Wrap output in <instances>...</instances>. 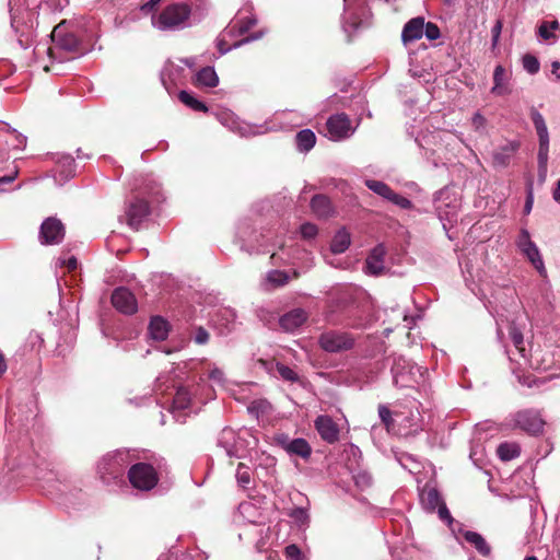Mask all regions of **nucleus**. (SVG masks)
<instances>
[{"mask_svg":"<svg viewBox=\"0 0 560 560\" xmlns=\"http://www.w3.org/2000/svg\"><path fill=\"white\" fill-rule=\"evenodd\" d=\"M295 143L300 152H308L316 143V136L311 129H303L296 133Z\"/></svg>","mask_w":560,"mask_h":560,"instance_id":"nucleus-29","label":"nucleus"},{"mask_svg":"<svg viewBox=\"0 0 560 560\" xmlns=\"http://www.w3.org/2000/svg\"><path fill=\"white\" fill-rule=\"evenodd\" d=\"M530 118L533 120V124L535 126L538 140H539V147H538V153H537V162L538 165H548L549 160V132L546 125V121L542 117V115L536 109H530Z\"/></svg>","mask_w":560,"mask_h":560,"instance_id":"nucleus-11","label":"nucleus"},{"mask_svg":"<svg viewBox=\"0 0 560 560\" xmlns=\"http://www.w3.org/2000/svg\"><path fill=\"white\" fill-rule=\"evenodd\" d=\"M386 250L383 245L374 247L365 260V271L370 275L377 276L384 270V257Z\"/></svg>","mask_w":560,"mask_h":560,"instance_id":"nucleus-23","label":"nucleus"},{"mask_svg":"<svg viewBox=\"0 0 560 560\" xmlns=\"http://www.w3.org/2000/svg\"><path fill=\"white\" fill-rule=\"evenodd\" d=\"M368 2L369 0H343L345 32L352 33L368 25L371 18Z\"/></svg>","mask_w":560,"mask_h":560,"instance_id":"nucleus-4","label":"nucleus"},{"mask_svg":"<svg viewBox=\"0 0 560 560\" xmlns=\"http://www.w3.org/2000/svg\"><path fill=\"white\" fill-rule=\"evenodd\" d=\"M38 237L43 245L59 244L65 237L62 222L54 217L47 218L40 225Z\"/></svg>","mask_w":560,"mask_h":560,"instance_id":"nucleus-14","label":"nucleus"},{"mask_svg":"<svg viewBox=\"0 0 560 560\" xmlns=\"http://www.w3.org/2000/svg\"><path fill=\"white\" fill-rule=\"evenodd\" d=\"M262 35H264L262 32L253 33L249 36H247V37H245V38L234 43L232 46H225L224 40L220 39L218 42V48H219L220 55H224V54H226L228 51H230L233 48H238V47H241V46H243L245 44H248L250 42L257 40V39L261 38Z\"/></svg>","mask_w":560,"mask_h":560,"instance_id":"nucleus-35","label":"nucleus"},{"mask_svg":"<svg viewBox=\"0 0 560 560\" xmlns=\"http://www.w3.org/2000/svg\"><path fill=\"white\" fill-rule=\"evenodd\" d=\"M255 438L247 429L235 431L224 428L218 439V445L222 447L229 457L242 458L245 456Z\"/></svg>","mask_w":560,"mask_h":560,"instance_id":"nucleus-2","label":"nucleus"},{"mask_svg":"<svg viewBox=\"0 0 560 560\" xmlns=\"http://www.w3.org/2000/svg\"><path fill=\"white\" fill-rule=\"evenodd\" d=\"M189 404H190L189 392L184 387H179L176 390V394L173 399V411L184 410V409L188 408Z\"/></svg>","mask_w":560,"mask_h":560,"instance_id":"nucleus-37","label":"nucleus"},{"mask_svg":"<svg viewBox=\"0 0 560 560\" xmlns=\"http://www.w3.org/2000/svg\"><path fill=\"white\" fill-rule=\"evenodd\" d=\"M320 348L330 353L349 350L353 347V337L345 331L328 330L319 336Z\"/></svg>","mask_w":560,"mask_h":560,"instance_id":"nucleus-9","label":"nucleus"},{"mask_svg":"<svg viewBox=\"0 0 560 560\" xmlns=\"http://www.w3.org/2000/svg\"><path fill=\"white\" fill-rule=\"evenodd\" d=\"M423 35L429 40H435L441 36V32L436 24L432 22H424Z\"/></svg>","mask_w":560,"mask_h":560,"instance_id":"nucleus-46","label":"nucleus"},{"mask_svg":"<svg viewBox=\"0 0 560 560\" xmlns=\"http://www.w3.org/2000/svg\"><path fill=\"white\" fill-rule=\"evenodd\" d=\"M178 98L180 100L182 103H184L186 106L190 107L194 110H197V112H207L208 110L207 106L202 102L195 98L187 91H180L178 94Z\"/></svg>","mask_w":560,"mask_h":560,"instance_id":"nucleus-39","label":"nucleus"},{"mask_svg":"<svg viewBox=\"0 0 560 560\" xmlns=\"http://www.w3.org/2000/svg\"><path fill=\"white\" fill-rule=\"evenodd\" d=\"M503 23L501 20H497L494 25L491 28V35H492V47H495L499 43L500 35L502 32Z\"/></svg>","mask_w":560,"mask_h":560,"instance_id":"nucleus-54","label":"nucleus"},{"mask_svg":"<svg viewBox=\"0 0 560 560\" xmlns=\"http://www.w3.org/2000/svg\"><path fill=\"white\" fill-rule=\"evenodd\" d=\"M256 23H257V20L253 16L238 19L237 21L234 22L230 32L231 33L235 32L238 35H243L246 32H248L254 25H256Z\"/></svg>","mask_w":560,"mask_h":560,"instance_id":"nucleus-40","label":"nucleus"},{"mask_svg":"<svg viewBox=\"0 0 560 560\" xmlns=\"http://www.w3.org/2000/svg\"><path fill=\"white\" fill-rule=\"evenodd\" d=\"M51 39L56 47L69 51L78 52L80 50V42L74 34L68 33L62 24L55 26L51 33Z\"/></svg>","mask_w":560,"mask_h":560,"instance_id":"nucleus-16","label":"nucleus"},{"mask_svg":"<svg viewBox=\"0 0 560 560\" xmlns=\"http://www.w3.org/2000/svg\"><path fill=\"white\" fill-rule=\"evenodd\" d=\"M510 79L511 74L508 70L503 66L498 65L493 71V86L491 93L499 96L510 94Z\"/></svg>","mask_w":560,"mask_h":560,"instance_id":"nucleus-21","label":"nucleus"},{"mask_svg":"<svg viewBox=\"0 0 560 560\" xmlns=\"http://www.w3.org/2000/svg\"><path fill=\"white\" fill-rule=\"evenodd\" d=\"M161 0H150L145 4L142 5V10L150 11L154 9V7L160 2Z\"/></svg>","mask_w":560,"mask_h":560,"instance_id":"nucleus-63","label":"nucleus"},{"mask_svg":"<svg viewBox=\"0 0 560 560\" xmlns=\"http://www.w3.org/2000/svg\"><path fill=\"white\" fill-rule=\"evenodd\" d=\"M508 329H509L510 339H511L515 350L517 351L520 357L525 362H527L526 349H525V342H524L523 332L521 331V329L513 322L509 324Z\"/></svg>","mask_w":560,"mask_h":560,"instance_id":"nucleus-27","label":"nucleus"},{"mask_svg":"<svg viewBox=\"0 0 560 560\" xmlns=\"http://www.w3.org/2000/svg\"><path fill=\"white\" fill-rule=\"evenodd\" d=\"M518 252L532 264L541 277H546L547 270L540 250L535 242L532 241L529 231L521 228L515 240Z\"/></svg>","mask_w":560,"mask_h":560,"instance_id":"nucleus-5","label":"nucleus"},{"mask_svg":"<svg viewBox=\"0 0 560 560\" xmlns=\"http://www.w3.org/2000/svg\"><path fill=\"white\" fill-rule=\"evenodd\" d=\"M520 143L517 141H509L498 147L492 153V165L495 168L506 167L514 154L517 152Z\"/></svg>","mask_w":560,"mask_h":560,"instance_id":"nucleus-19","label":"nucleus"},{"mask_svg":"<svg viewBox=\"0 0 560 560\" xmlns=\"http://www.w3.org/2000/svg\"><path fill=\"white\" fill-rule=\"evenodd\" d=\"M218 316L224 320L222 323V326L228 330L231 331L234 328L235 320H236V314L231 308H222L219 311Z\"/></svg>","mask_w":560,"mask_h":560,"instance_id":"nucleus-43","label":"nucleus"},{"mask_svg":"<svg viewBox=\"0 0 560 560\" xmlns=\"http://www.w3.org/2000/svg\"><path fill=\"white\" fill-rule=\"evenodd\" d=\"M113 306L124 314H133L137 312L138 304L133 293L127 288L119 287L112 294Z\"/></svg>","mask_w":560,"mask_h":560,"instance_id":"nucleus-15","label":"nucleus"},{"mask_svg":"<svg viewBox=\"0 0 560 560\" xmlns=\"http://www.w3.org/2000/svg\"><path fill=\"white\" fill-rule=\"evenodd\" d=\"M552 199L560 203V178L555 183V187L552 189Z\"/></svg>","mask_w":560,"mask_h":560,"instance_id":"nucleus-58","label":"nucleus"},{"mask_svg":"<svg viewBox=\"0 0 560 560\" xmlns=\"http://www.w3.org/2000/svg\"><path fill=\"white\" fill-rule=\"evenodd\" d=\"M308 314L303 308H293L279 318L280 327L287 332H294L303 326Z\"/></svg>","mask_w":560,"mask_h":560,"instance_id":"nucleus-18","label":"nucleus"},{"mask_svg":"<svg viewBox=\"0 0 560 560\" xmlns=\"http://www.w3.org/2000/svg\"><path fill=\"white\" fill-rule=\"evenodd\" d=\"M388 201L393 202L401 209H410L412 207V202L408 198L398 195L395 191H393Z\"/></svg>","mask_w":560,"mask_h":560,"instance_id":"nucleus-48","label":"nucleus"},{"mask_svg":"<svg viewBox=\"0 0 560 560\" xmlns=\"http://www.w3.org/2000/svg\"><path fill=\"white\" fill-rule=\"evenodd\" d=\"M61 265L67 266V268L71 271V270L77 269L78 260L75 257L71 256L68 259L61 260Z\"/></svg>","mask_w":560,"mask_h":560,"instance_id":"nucleus-57","label":"nucleus"},{"mask_svg":"<svg viewBox=\"0 0 560 560\" xmlns=\"http://www.w3.org/2000/svg\"><path fill=\"white\" fill-rule=\"evenodd\" d=\"M560 69V62L559 61H552L551 62V72L556 74L557 79L560 81V73L558 72Z\"/></svg>","mask_w":560,"mask_h":560,"instance_id":"nucleus-61","label":"nucleus"},{"mask_svg":"<svg viewBox=\"0 0 560 560\" xmlns=\"http://www.w3.org/2000/svg\"><path fill=\"white\" fill-rule=\"evenodd\" d=\"M560 30V24L557 20L553 21H544L537 27V36L547 43H555L558 39V32Z\"/></svg>","mask_w":560,"mask_h":560,"instance_id":"nucleus-24","label":"nucleus"},{"mask_svg":"<svg viewBox=\"0 0 560 560\" xmlns=\"http://www.w3.org/2000/svg\"><path fill=\"white\" fill-rule=\"evenodd\" d=\"M285 556L288 560H300L301 551L296 545L285 547Z\"/></svg>","mask_w":560,"mask_h":560,"instance_id":"nucleus-56","label":"nucleus"},{"mask_svg":"<svg viewBox=\"0 0 560 560\" xmlns=\"http://www.w3.org/2000/svg\"><path fill=\"white\" fill-rule=\"evenodd\" d=\"M378 416L382 422L385 424L388 431H393L396 433L397 423L395 421V411L392 412L386 406H378Z\"/></svg>","mask_w":560,"mask_h":560,"instance_id":"nucleus-38","label":"nucleus"},{"mask_svg":"<svg viewBox=\"0 0 560 560\" xmlns=\"http://www.w3.org/2000/svg\"><path fill=\"white\" fill-rule=\"evenodd\" d=\"M438 511V515L440 517V520H442L443 522H446L448 524H451L453 522V518L451 516V513L448 511V509L446 508L445 503L442 502L438 508L436 510Z\"/></svg>","mask_w":560,"mask_h":560,"instance_id":"nucleus-55","label":"nucleus"},{"mask_svg":"<svg viewBox=\"0 0 560 560\" xmlns=\"http://www.w3.org/2000/svg\"><path fill=\"white\" fill-rule=\"evenodd\" d=\"M128 479L133 488L150 491L158 485L159 475L151 464L137 463L130 466Z\"/></svg>","mask_w":560,"mask_h":560,"instance_id":"nucleus-6","label":"nucleus"},{"mask_svg":"<svg viewBox=\"0 0 560 560\" xmlns=\"http://www.w3.org/2000/svg\"><path fill=\"white\" fill-rule=\"evenodd\" d=\"M350 245V235L345 231H339L332 238L330 249L334 254H341L348 249Z\"/></svg>","mask_w":560,"mask_h":560,"instance_id":"nucleus-34","label":"nucleus"},{"mask_svg":"<svg viewBox=\"0 0 560 560\" xmlns=\"http://www.w3.org/2000/svg\"><path fill=\"white\" fill-rule=\"evenodd\" d=\"M191 14L189 5L173 3L163 9L159 15L152 16V25L160 31H178L189 25Z\"/></svg>","mask_w":560,"mask_h":560,"instance_id":"nucleus-1","label":"nucleus"},{"mask_svg":"<svg viewBox=\"0 0 560 560\" xmlns=\"http://www.w3.org/2000/svg\"><path fill=\"white\" fill-rule=\"evenodd\" d=\"M182 62L184 65H186L187 67L192 68L196 65V59L192 58V57L191 58H184V59H182Z\"/></svg>","mask_w":560,"mask_h":560,"instance_id":"nucleus-64","label":"nucleus"},{"mask_svg":"<svg viewBox=\"0 0 560 560\" xmlns=\"http://www.w3.org/2000/svg\"><path fill=\"white\" fill-rule=\"evenodd\" d=\"M132 462L129 451L119 450L105 455L97 465V471L105 483L121 479L124 471Z\"/></svg>","mask_w":560,"mask_h":560,"instance_id":"nucleus-3","label":"nucleus"},{"mask_svg":"<svg viewBox=\"0 0 560 560\" xmlns=\"http://www.w3.org/2000/svg\"><path fill=\"white\" fill-rule=\"evenodd\" d=\"M148 329L152 339L161 341L166 339L170 331V326L164 318L156 316L151 319Z\"/></svg>","mask_w":560,"mask_h":560,"instance_id":"nucleus-25","label":"nucleus"},{"mask_svg":"<svg viewBox=\"0 0 560 560\" xmlns=\"http://www.w3.org/2000/svg\"><path fill=\"white\" fill-rule=\"evenodd\" d=\"M471 126L475 131L483 133L487 127V119L479 112H477L471 118Z\"/></svg>","mask_w":560,"mask_h":560,"instance_id":"nucleus-47","label":"nucleus"},{"mask_svg":"<svg viewBox=\"0 0 560 560\" xmlns=\"http://www.w3.org/2000/svg\"><path fill=\"white\" fill-rule=\"evenodd\" d=\"M393 382L397 387H412L418 377H422L420 366L410 363L405 358H397L392 366Z\"/></svg>","mask_w":560,"mask_h":560,"instance_id":"nucleus-7","label":"nucleus"},{"mask_svg":"<svg viewBox=\"0 0 560 560\" xmlns=\"http://www.w3.org/2000/svg\"><path fill=\"white\" fill-rule=\"evenodd\" d=\"M399 462H400L402 467L408 468L409 471H412V467L407 465V462H412L413 463V459L411 458V456H409V455H401L399 457Z\"/></svg>","mask_w":560,"mask_h":560,"instance_id":"nucleus-60","label":"nucleus"},{"mask_svg":"<svg viewBox=\"0 0 560 560\" xmlns=\"http://www.w3.org/2000/svg\"><path fill=\"white\" fill-rule=\"evenodd\" d=\"M57 172L61 179L67 180L75 173L74 159L69 154H61L57 159Z\"/></svg>","mask_w":560,"mask_h":560,"instance_id":"nucleus-28","label":"nucleus"},{"mask_svg":"<svg viewBox=\"0 0 560 560\" xmlns=\"http://www.w3.org/2000/svg\"><path fill=\"white\" fill-rule=\"evenodd\" d=\"M192 338L197 345H206L210 339V335L203 327L200 326L195 329V335Z\"/></svg>","mask_w":560,"mask_h":560,"instance_id":"nucleus-49","label":"nucleus"},{"mask_svg":"<svg viewBox=\"0 0 560 560\" xmlns=\"http://www.w3.org/2000/svg\"><path fill=\"white\" fill-rule=\"evenodd\" d=\"M355 485L362 489L370 487L372 483V478L368 472H358L354 476Z\"/></svg>","mask_w":560,"mask_h":560,"instance_id":"nucleus-50","label":"nucleus"},{"mask_svg":"<svg viewBox=\"0 0 560 560\" xmlns=\"http://www.w3.org/2000/svg\"><path fill=\"white\" fill-rule=\"evenodd\" d=\"M236 480L243 488H247L252 481L250 468L244 463H240L236 469Z\"/></svg>","mask_w":560,"mask_h":560,"instance_id":"nucleus-42","label":"nucleus"},{"mask_svg":"<svg viewBox=\"0 0 560 560\" xmlns=\"http://www.w3.org/2000/svg\"><path fill=\"white\" fill-rule=\"evenodd\" d=\"M315 428L327 443H335L339 439L338 425L329 416H318L315 420Z\"/></svg>","mask_w":560,"mask_h":560,"instance_id":"nucleus-20","label":"nucleus"},{"mask_svg":"<svg viewBox=\"0 0 560 560\" xmlns=\"http://www.w3.org/2000/svg\"><path fill=\"white\" fill-rule=\"evenodd\" d=\"M420 499L423 508L429 512H434L436 508L443 502L439 491L435 488L425 487L420 493Z\"/></svg>","mask_w":560,"mask_h":560,"instance_id":"nucleus-26","label":"nucleus"},{"mask_svg":"<svg viewBox=\"0 0 560 560\" xmlns=\"http://www.w3.org/2000/svg\"><path fill=\"white\" fill-rule=\"evenodd\" d=\"M365 186L372 190L373 192H375L376 195L383 197L384 199L388 200L390 195L393 194V189L387 185L385 184L384 182H381V180H375V179H366L365 180Z\"/></svg>","mask_w":560,"mask_h":560,"instance_id":"nucleus-36","label":"nucleus"},{"mask_svg":"<svg viewBox=\"0 0 560 560\" xmlns=\"http://www.w3.org/2000/svg\"><path fill=\"white\" fill-rule=\"evenodd\" d=\"M395 421L396 433L401 436L415 435L422 430V417L418 409L395 411Z\"/></svg>","mask_w":560,"mask_h":560,"instance_id":"nucleus-10","label":"nucleus"},{"mask_svg":"<svg viewBox=\"0 0 560 560\" xmlns=\"http://www.w3.org/2000/svg\"><path fill=\"white\" fill-rule=\"evenodd\" d=\"M464 538L466 539L467 542L472 545L480 555H482L485 557L490 555L491 548L480 534H478L476 532L467 530L464 534Z\"/></svg>","mask_w":560,"mask_h":560,"instance_id":"nucleus-30","label":"nucleus"},{"mask_svg":"<svg viewBox=\"0 0 560 560\" xmlns=\"http://www.w3.org/2000/svg\"><path fill=\"white\" fill-rule=\"evenodd\" d=\"M149 205L145 200L137 198L130 202L126 210L127 223L133 229L138 230L142 221L149 215Z\"/></svg>","mask_w":560,"mask_h":560,"instance_id":"nucleus-17","label":"nucleus"},{"mask_svg":"<svg viewBox=\"0 0 560 560\" xmlns=\"http://www.w3.org/2000/svg\"><path fill=\"white\" fill-rule=\"evenodd\" d=\"M513 427L528 434H539L544 430L545 421L538 410L524 409L511 416Z\"/></svg>","mask_w":560,"mask_h":560,"instance_id":"nucleus-8","label":"nucleus"},{"mask_svg":"<svg viewBox=\"0 0 560 560\" xmlns=\"http://www.w3.org/2000/svg\"><path fill=\"white\" fill-rule=\"evenodd\" d=\"M520 453V446L515 443H501L497 448L498 456L504 462L518 457Z\"/></svg>","mask_w":560,"mask_h":560,"instance_id":"nucleus-33","label":"nucleus"},{"mask_svg":"<svg viewBox=\"0 0 560 560\" xmlns=\"http://www.w3.org/2000/svg\"><path fill=\"white\" fill-rule=\"evenodd\" d=\"M196 81L198 84L214 88L219 83V78L212 67H205L197 72Z\"/></svg>","mask_w":560,"mask_h":560,"instance_id":"nucleus-32","label":"nucleus"},{"mask_svg":"<svg viewBox=\"0 0 560 560\" xmlns=\"http://www.w3.org/2000/svg\"><path fill=\"white\" fill-rule=\"evenodd\" d=\"M208 377H209L210 381H212L213 383H215L218 385H223V383L225 381L223 371L221 369L217 368V366H214L209 372Z\"/></svg>","mask_w":560,"mask_h":560,"instance_id":"nucleus-52","label":"nucleus"},{"mask_svg":"<svg viewBox=\"0 0 560 560\" xmlns=\"http://www.w3.org/2000/svg\"><path fill=\"white\" fill-rule=\"evenodd\" d=\"M326 128L328 138L334 141L347 139L354 132L349 117L343 113L330 116Z\"/></svg>","mask_w":560,"mask_h":560,"instance_id":"nucleus-12","label":"nucleus"},{"mask_svg":"<svg viewBox=\"0 0 560 560\" xmlns=\"http://www.w3.org/2000/svg\"><path fill=\"white\" fill-rule=\"evenodd\" d=\"M7 369H8V366H7L4 355L0 351V376H2L5 373Z\"/></svg>","mask_w":560,"mask_h":560,"instance_id":"nucleus-62","label":"nucleus"},{"mask_svg":"<svg viewBox=\"0 0 560 560\" xmlns=\"http://www.w3.org/2000/svg\"><path fill=\"white\" fill-rule=\"evenodd\" d=\"M289 281V276L285 271L271 270L267 273V282L272 287L284 285Z\"/></svg>","mask_w":560,"mask_h":560,"instance_id":"nucleus-41","label":"nucleus"},{"mask_svg":"<svg viewBox=\"0 0 560 560\" xmlns=\"http://www.w3.org/2000/svg\"><path fill=\"white\" fill-rule=\"evenodd\" d=\"M276 371L279 374V376L284 381L292 382V383L299 381L298 373L288 365H284L282 363H277Z\"/></svg>","mask_w":560,"mask_h":560,"instance_id":"nucleus-44","label":"nucleus"},{"mask_svg":"<svg viewBox=\"0 0 560 560\" xmlns=\"http://www.w3.org/2000/svg\"><path fill=\"white\" fill-rule=\"evenodd\" d=\"M533 205H534V191H533V185H532V183H529L527 185L526 200H525V205H524V213L525 214L530 213V211L533 209Z\"/></svg>","mask_w":560,"mask_h":560,"instance_id":"nucleus-51","label":"nucleus"},{"mask_svg":"<svg viewBox=\"0 0 560 560\" xmlns=\"http://www.w3.org/2000/svg\"><path fill=\"white\" fill-rule=\"evenodd\" d=\"M523 68L529 74H536L540 69L539 60L530 54H526L522 59Z\"/></svg>","mask_w":560,"mask_h":560,"instance_id":"nucleus-45","label":"nucleus"},{"mask_svg":"<svg viewBox=\"0 0 560 560\" xmlns=\"http://www.w3.org/2000/svg\"><path fill=\"white\" fill-rule=\"evenodd\" d=\"M548 165H538V179L540 183H545L547 178Z\"/></svg>","mask_w":560,"mask_h":560,"instance_id":"nucleus-59","label":"nucleus"},{"mask_svg":"<svg viewBox=\"0 0 560 560\" xmlns=\"http://www.w3.org/2000/svg\"><path fill=\"white\" fill-rule=\"evenodd\" d=\"M301 234L304 238H313L317 234V226L312 223H304L301 226Z\"/></svg>","mask_w":560,"mask_h":560,"instance_id":"nucleus-53","label":"nucleus"},{"mask_svg":"<svg viewBox=\"0 0 560 560\" xmlns=\"http://www.w3.org/2000/svg\"><path fill=\"white\" fill-rule=\"evenodd\" d=\"M277 445L284 450L290 456H299L307 459L312 454V447L305 439H291L287 434H278L275 438Z\"/></svg>","mask_w":560,"mask_h":560,"instance_id":"nucleus-13","label":"nucleus"},{"mask_svg":"<svg viewBox=\"0 0 560 560\" xmlns=\"http://www.w3.org/2000/svg\"><path fill=\"white\" fill-rule=\"evenodd\" d=\"M424 18L417 16L409 20L401 32V40L404 44L412 43L423 36Z\"/></svg>","mask_w":560,"mask_h":560,"instance_id":"nucleus-22","label":"nucleus"},{"mask_svg":"<svg viewBox=\"0 0 560 560\" xmlns=\"http://www.w3.org/2000/svg\"><path fill=\"white\" fill-rule=\"evenodd\" d=\"M311 208L317 217H327L331 212V205L328 197L316 195L311 200Z\"/></svg>","mask_w":560,"mask_h":560,"instance_id":"nucleus-31","label":"nucleus"}]
</instances>
